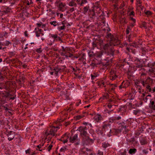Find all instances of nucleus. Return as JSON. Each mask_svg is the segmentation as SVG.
<instances>
[{"label":"nucleus","mask_w":155,"mask_h":155,"mask_svg":"<svg viewBox=\"0 0 155 155\" xmlns=\"http://www.w3.org/2000/svg\"><path fill=\"white\" fill-rule=\"evenodd\" d=\"M16 53L15 51H10L8 52V54L10 57L12 58L14 56L15 54Z\"/></svg>","instance_id":"c03bdc74"},{"label":"nucleus","mask_w":155,"mask_h":155,"mask_svg":"<svg viewBox=\"0 0 155 155\" xmlns=\"http://www.w3.org/2000/svg\"><path fill=\"white\" fill-rule=\"evenodd\" d=\"M141 70H142V72H139V74H140L141 78H142L143 76H146V74L145 73V71H146L145 69H142Z\"/></svg>","instance_id":"ea45409f"},{"label":"nucleus","mask_w":155,"mask_h":155,"mask_svg":"<svg viewBox=\"0 0 155 155\" xmlns=\"http://www.w3.org/2000/svg\"><path fill=\"white\" fill-rule=\"evenodd\" d=\"M142 82L143 86L145 87V91L147 92L151 93L152 90L151 87L154 83L153 79L148 76L145 80H143Z\"/></svg>","instance_id":"39448f33"},{"label":"nucleus","mask_w":155,"mask_h":155,"mask_svg":"<svg viewBox=\"0 0 155 155\" xmlns=\"http://www.w3.org/2000/svg\"><path fill=\"white\" fill-rule=\"evenodd\" d=\"M51 37L53 38L54 39L53 42H54L55 41H57V37L58 35L56 34H51Z\"/></svg>","instance_id":"49530a36"},{"label":"nucleus","mask_w":155,"mask_h":155,"mask_svg":"<svg viewBox=\"0 0 155 155\" xmlns=\"http://www.w3.org/2000/svg\"><path fill=\"white\" fill-rule=\"evenodd\" d=\"M111 132L110 124L108 123L105 122L103 123L101 130L98 128L96 130V132L97 134L102 136H104L106 134H107L108 133H110Z\"/></svg>","instance_id":"7ed1b4c3"},{"label":"nucleus","mask_w":155,"mask_h":155,"mask_svg":"<svg viewBox=\"0 0 155 155\" xmlns=\"http://www.w3.org/2000/svg\"><path fill=\"white\" fill-rule=\"evenodd\" d=\"M35 32L36 36L37 37H39L41 35L42 36L44 35L43 33V31L41 29H39L38 28H36L35 29Z\"/></svg>","instance_id":"dca6fc26"},{"label":"nucleus","mask_w":155,"mask_h":155,"mask_svg":"<svg viewBox=\"0 0 155 155\" xmlns=\"http://www.w3.org/2000/svg\"><path fill=\"white\" fill-rule=\"evenodd\" d=\"M94 119L96 122L98 123L103 120V118L100 114H97L94 117Z\"/></svg>","instance_id":"6ab92c4d"},{"label":"nucleus","mask_w":155,"mask_h":155,"mask_svg":"<svg viewBox=\"0 0 155 155\" xmlns=\"http://www.w3.org/2000/svg\"><path fill=\"white\" fill-rule=\"evenodd\" d=\"M110 34H107V39L109 41L107 43L104 45L103 48L105 51L110 56H113L115 50L114 46H117L120 44V41L118 38H116Z\"/></svg>","instance_id":"f257e3e1"},{"label":"nucleus","mask_w":155,"mask_h":155,"mask_svg":"<svg viewBox=\"0 0 155 155\" xmlns=\"http://www.w3.org/2000/svg\"><path fill=\"white\" fill-rule=\"evenodd\" d=\"M89 15L91 18H93L94 17L95 15V13L94 12L93 10H92L91 11L90 14H89Z\"/></svg>","instance_id":"603ef678"},{"label":"nucleus","mask_w":155,"mask_h":155,"mask_svg":"<svg viewBox=\"0 0 155 155\" xmlns=\"http://www.w3.org/2000/svg\"><path fill=\"white\" fill-rule=\"evenodd\" d=\"M86 148L83 147L81 148L79 150V153L80 154H84L86 153Z\"/></svg>","instance_id":"e433bc0d"},{"label":"nucleus","mask_w":155,"mask_h":155,"mask_svg":"<svg viewBox=\"0 0 155 155\" xmlns=\"http://www.w3.org/2000/svg\"><path fill=\"white\" fill-rule=\"evenodd\" d=\"M61 23V24L63 25H66L67 26H68V25H67L68 21L66 20H64V21H62Z\"/></svg>","instance_id":"5fc2aeb1"},{"label":"nucleus","mask_w":155,"mask_h":155,"mask_svg":"<svg viewBox=\"0 0 155 155\" xmlns=\"http://www.w3.org/2000/svg\"><path fill=\"white\" fill-rule=\"evenodd\" d=\"M89 8V5H87L86 6L84 7L83 9V13L86 14L87 12L88 11Z\"/></svg>","instance_id":"72a5a7b5"},{"label":"nucleus","mask_w":155,"mask_h":155,"mask_svg":"<svg viewBox=\"0 0 155 155\" xmlns=\"http://www.w3.org/2000/svg\"><path fill=\"white\" fill-rule=\"evenodd\" d=\"M86 61V59L85 58H83L81 56V58L79 59L78 60L81 61H84V60Z\"/></svg>","instance_id":"69168bd1"},{"label":"nucleus","mask_w":155,"mask_h":155,"mask_svg":"<svg viewBox=\"0 0 155 155\" xmlns=\"http://www.w3.org/2000/svg\"><path fill=\"white\" fill-rule=\"evenodd\" d=\"M69 140L70 143H75V145H78L80 143V140L78 139V135L77 134H76L74 136L70 137Z\"/></svg>","instance_id":"1a4fd4ad"},{"label":"nucleus","mask_w":155,"mask_h":155,"mask_svg":"<svg viewBox=\"0 0 155 155\" xmlns=\"http://www.w3.org/2000/svg\"><path fill=\"white\" fill-rule=\"evenodd\" d=\"M110 146V144L108 143L104 142L103 143H102V147L104 148H106L107 147Z\"/></svg>","instance_id":"a19ab883"},{"label":"nucleus","mask_w":155,"mask_h":155,"mask_svg":"<svg viewBox=\"0 0 155 155\" xmlns=\"http://www.w3.org/2000/svg\"><path fill=\"white\" fill-rule=\"evenodd\" d=\"M131 30V28H130L129 27H127V28L126 30V35H128L130 33V31Z\"/></svg>","instance_id":"4d7b16f0"},{"label":"nucleus","mask_w":155,"mask_h":155,"mask_svg":"<svg viewBox=\"0 0 155 155\" xmlns=\"http://www.w3.org/2000/svg\"><path fill=\"white\" fill-rule=\"evenodd\" d=\"M140 111L139 110H134L133 111V113L135 115H137L140 112Z\"/></svg>","instance_id":"680f3d73"},{"label":"nucleus","mask_w":155,"mask_h":155,"mask_svg":"<svg viewBox=\"0 0 155 155\" xmlns=\"http://www.w3.org/2000/svg\"><path fill=\"white\" fill-rule=\"evenodd\" d=\"M53 143V142H51V143ZM53 147V145L51 144L48 147V151L49 152L51 150V149L52 147Z\"/></svg>","instance_id":"0e129e2a"},{"label":"nucleus","mask_w":155,"mask_h":155,"mask_svg":"<svg viewBox=\"0 0 155 155\" xmlns=\"http://www.w3.org/2000/svg\"><path fill=\"white\" fill-rule=\"evenodd\" d=\"M87 155H93V151L91 149L86 148V152Z\"/></svg>","instance_id":"2f4dec72"},{"label":"nucleus","mask_w":155,"mask_h":155,"mask_svg":"<svg viewBox=\"0 0 155 155\" xmlns=\"http://www.w3.org/2000/svg\"><path fill=\"white\" fill-rule=\"evenodd\" d=\"M145 13L148 16L151 15L152 14V12L150 11H149L145 12Z\"/></svg>","instance_id":"e2e57ef3"},{"label":"nucleus","mask_w":155,"mask_h":155,"mask_svg":"<svg viewBox=\"0 0 155 155\" xmlns=\"http://www.w3.org/2000/svg\"><path fill=\"white\" fill-rule=\"evenodd\" d=\"M70 50V48L67 50L66 51V52H65L64 54L67 58L68 57L71 58L73 56V54H71L70 52H68Z\"/></svg>","instance_id":"5701e85b"},{"label":"nucleus","mask_w":155,"mask_h":155,"mask_svg":"<svg viewBox=\"0 0 155 155\" xmlns=\"http://www.w3.org/2000/svg\"><path fill=\"white\" fill-rule=\"evenodd\" d=\"M1 96L2 98L0 97V104L2 105L6 102L7 101H10V100H13L15 98L16 96L12 94L7 91L2 92L0 93Z\"/></svg>","instance_id":"20e7f679"},{"label":"nucleus","mask_w":155,"mask_h":155,"mask_svg":"<svg viewBox=\"0 0 155 155\" xmlns=\"http://www.w3.org/2000/svg\"><path fill=\"white\" fill-rule=\"evenodd\" d=\"M88 54L90 58H94L95 53H94L93 51H90L88 52Z\"/></svg>","instance_id":"4c0bfd02"},{"label":"nucleus","mask_w":155,"mask_h":155,"mask_svg":"<svg viewBox=\"0 0 155 155\" xmlns=\"http://www.w3.org/2000/svg\"><path fill=\"white\" fill-rule=\"evenodd\" d=\"M128 46H130V47H133L135 48H137L138 47V44L137 43L134 42L131 43H130Z\"/></svg>","instance_id":"79ce46f5"},{"label":"nucleus","mask_w":155,"mask_h":155,"mask_svg":"<svg viewBox=\"0 0 155 155\" xmlns=\"http://www.w3.org/2000/svg\"><path fill=\"white\" fill-rule=\"evenodd\" d=\"M111 85L114 86H112V87H110L108 91V92H110L111 91L113 92L114 91V89H115V87H117V85L116 84H111Z\"/></svg>","instance_id":"473e14b6"},{"label":"nucleus","mask_w":155,"mask_h":155,"mask_svg":"<svg viewBox=\"0 0 155 155\" xmlns=\"http://www.w3.org/2000/svg\"><path fill=\"white\" fill-rule=\"evenodd\" d=\"M11 10L10 8L8 7L5 6L3 8V11L2 12L7 13L10 12V11Z\"/></svg>","instance_id":"cd10ccee"},{"label":"nucleus","mask_w":155,"mask_h":155,"mask_svg":"<svg viewBox=\"0 0 155 155\" xmlns=\"http://www.w3.org/2000/svg\"><path fill=\"white\" fill-rule=\"evenodd\" d=\"M110 79L111 80L115 79L118 76V73L115 69H111L110 72Z\"/></svg>","instance_id":"9b49d317"},{"label":"nucleus","mask_w":155,"mask_h":155,"mask_svg":"<svg viewBox=\"0 0 155 155\" xmlns=\"http://www.w3.org/2000/svg\"><path fill=\"white\" fill-rule=\"evenodd\" d=\"M109 98V94L108 93L105 94L103 95L102 97H101L99 99V101L100 102H103V100H107Z\"/></svg>","instance_id":"4be33fe9"},{"label":"nucleus","mask_w":155,"mask_h":155,"mask_svg":"<svg viewBox=\"0 0 155 155\" xmlns=\"http://www.w3.org/2000/svg\"><path fill=\"white\" fill-rule=\"evenodd\" d=\"M98 85L100 86L105 87L106 86L105 85V83L103 81H100L98 82Z\"/></svg>","instance_id":"de8ad7c7"},{"label":"nucleus","mask_w":155,"mask_h":155,"mask_svg":"<svg viewBox=\"0 0 155 155\" xmlns=\"http://www.w3.org/2000/svg\"><path fill=\"white\" fill-rule=\"evenodd\" d=\"M149 74L150 76L153 77H154L155 76V71L152 69L149 70Z\"/></svg>","instance_id":"c756f323"},{"label":"nucleus","mask_w":155,"mask_h":155,"mask_svg":"<svg viewBox=\"0 0 155 155\" xmlns=\"http://www.w3.org/2000/svg\"><path fill=\"white\" fill-rule=\"evenodd\" d=\"M149 107L153 110H155V97L150 100Z\"/></svg>","instance_id":"a211bd4d"},{"label":"nucleus","mask_w":155,"mask_h":155,"mask_svg":"<svg viewBox=\"0 0 155 155\" xmlns=\"http://www.w3.org/2000/svg\"><path fill=\"white\" fill-rule=\"evenodd\" d=\"M87 127H86L80 126L78 128L77 130L80 132V135L83 139L92 141L93 140L89 138L87 131Z\"/></svg>","instance_id":"423d86ee"},{"label":"nucleus","mask_w":155,"mask_h":155,"mask_svg":"<svg viewBox=\"0 0 155 155\" xmlns=\"http://www.w3.org/2000/svg\"><path fill=\"white\" fill-rule=\"evenodd\" d=\"M87 63L90 64L89 67L91 66L92 68L94 69L95 67H97L98 65H100L101 61L100 60H97L94 58V59L91 61H88Z\"/></svg>","instance_id":"6e6552de"},{"label":"nucleus","mask_w":155,"mask_h":155,"mask_svg":"<svg viewBox=\"0 0 155 155\" xmlns=\"http://www.w3.org/2000/svg\"><path fill=\"white\" fill-rule=\"evenodd\" d=\"M135 64L136 65L135 66L137 68H140L143 66L142 63L139 59H137L135 62Z\"/></svg>","instance_id":"412c9836"},{"label":"nucleus","mask_w":155,"mask_h":155,"mask_svg":"<svg viewBox=\"0 0 155 155\" xmlns=\"http://www.w3.org/2000/svg\"><path fill=\"white\" fill-rule=\"evenodd\" d=\"M147 66L148 67L151 68L150 69H152L153 70H155V62L148 63Z\"/></svg>","instance_id":"393cba45"},{"label":"nucleus","mask_w":155,"mask_h":155,"mask_svg":"<svg viewBox=\"0 0 155 155\" xmlns=\"http://www.w3.org/2000/svg\"><path fill=\"white\" fill-rule=\"evenodd\" d=\"M69 67L71 69H72L73 70V71L72 72H74V74L76 76H77V74L75 73L77 72H79L80 70V69L77 67H76V68H74L71 66H69Z\"/></svg>","instance_id":"b1692460"},{"label":"nucleus","mask_w":155,"mask_h":155,"mask_svg":"<svg viewBox=\"0 0 155 155\" xmlns=\"http://www.w3.org/2000/svg\"><path fill=\"white\" fill-rule=\"evenodd\" d=\"M107 31L106 32V36H105V37L106 38H107V34H110L111 35H113L114 36H115L114 37H116V38H118V36H117V35L115 34H112L111 33L109 32L110 31H111L110 29L109 28H107Z\"/></svg>","instance_id":"c85d7f7f"},{"label":"nucleus","mask_w":155,"mask_h":155,"mask_svg":"<svg viewBox=\"0 0 155 155\" xmlns=\"http://www.w3.org/2000/svg\"><path fill=\"white\" fill-rule=\"evenodd\" d=\"M141 132L139 130L136 131L135 133V137H137L138 136L140 135Z\"/></svg>","instance_id":"6e6d98bb"},{"label":"nucleus","mask_w":155,"mask_h":155,"mask_svg":"<svg viewBox=\"0 0 155 155\" xmlns=\"http://www.w3.org/2000/svg\"><path fill=\"white\" fill-rule=\"evenodd\" d=\"M92 44L94 48L95 47H97V48H101L104 45L103 40L101 39L98 38L93 42Z\"/></svg>","instance_id":"0eeeda50"},{"label":"nucleus","mask_w":155,"mask_h":155,"mask_svg":"<svg viewBox=\"0 0 155 155\" xmlns=\"http://www.w3.org/2000/svg\"><path fill=\"white\" fill-rule=\"evenodd\" d=\"M1 107H3L5 109V110L6 111V112L8 110H12L11 109H10L8 108V107H9V106L8 104H6L5 105H2L0 107V109H2Z\"/></svg>","instance_id":"58836bf2"},{"label":"nucleus","mask_w":155,"mask_h":155,"mask_svg":"<svg viewBox=\"0 0 155 155\" xmlns=\"http://www.w3.org/2000/svg\"><path fill=\"white\" fill-rule=\"evenodd\" d=\"M61 70V68H59L58 67H56L54 68L52 70L53 71H58V72L59 71H60Z\"/></svg>","instance_id":"052dcab7"},{"label":"nucleus","mask_w":155,"mask_h":155,"mask_svg":"<svg viewBox=\"0 0 155 155\" xmlns=\"http://www.w3.org/2000/svg\"><path fill=\"white\" fill-rule=\"evenodd\" d=\"M141 53H142L143 55H145L146 54V50L145 48H143L141 49Z\"/></svg>","instance_id":"864d4df0"},{"label":"nucleus","mask_w":155,"mask_h":155,"mask_svg":"<svg viewBox=\"0 0 155 155\" xmlns=\"http://www.w3.org/2000/svg\"><path fill=\"white\" fill-rule=\"evenodd\" d=\"M68 5L70 6H74L76 7L77 6L76 3L73 0H71V1L69 3Z\"/></svg>","instance_id":"f704fd0d"},{"label":"nucleus","mask_w":155,"mask_h":155,"mask_svg":"<svg viewBox=\"0 0 155 155\" xmlns=\"http://www.w3.org/2000/svg\"><path fill=\"white\" fill-rule=\"evenodd\" d=\"M137 149L135 148L130 149L129 150V153L130 154H133L137 152Z\"/></svg>","instance_id":"37998d69"},{"label":"nucleus","mask_w":155,"mask_h":155,"mask_svg":"<svg viewBox=\"0 0 155 155\" xmlns=\"http://www.w3.org/2000/svg\"><path fill=\"white\" fill-rule=\"evenodd\" d=\"M91 79L92 80V82H93V80L96 79L97 76L96 74L95 73L93 74H91Z\"/></svg>","instance_id":"a18cd8bd"},{"label":"nucleus","mask_w":155,"mask_h":155,"mask_svg":"<svg viewBox=\"0 0 155 155\" xmlns=\"http://www.w3.org/2000/svg\"><path fill=\"white\" fill-rule=\"evenodd\" d=\"M5 133L6 135L8 138V139L9 141L12 140L14 138L15 136V133L12 131L7 130Z\"/></svg>","instance_id":"f8f14e48"},{"label":"nucleus","mask_w":155,"mask_h":155,"mask_svg":"<svg viewBox=\"0 0 155 155\" xmlns=\"http://www.w3.org/2000/svg\"><path fill=\"white\" fill-rule=\"evenodd\" d=\"M97 154L99 155H103L104 153L102 151H101L99 150L97 151Z\"/></svg>","instance_id":"774afa93"},{"label":"nucleus","mask_w":155,"mask_h":155,"mask_svg":"<svg viewBox=\"0 0 155 155\" xmlns=\"http://www.w3.org/2000/svg\"><path fill=\"white\" fill-rule=\"evenodd\" d=\"M84 115H79L76 116L75 117V119L77 120H79L83 117H84Z\"/></svg>","instance_id":"3c124183"},{"label":"nucleus","mask_w":155,"mask_h":155,"mask_svg":"<svg viewBox=\"0 0 155 155\" xmlns=\"http://www.w3.org/2000/svg\"><path fill=\"white\" fill-rule=\"evenodd\" d=\"M69 134L65 133L63 135L59 140L63 142L64 143H67L68 141V139L69 137Z\"/></svg>","instance_id":"4468645a"},{"label":"nucleus","mask_w":155,"mask_h":155,"mask_svg":"<svg viewBox=\"0 0 155 155\" xmlns=\"http://www.w3.org/2000/svg\"><path fill=\"white\" fill-rule=\"evenodd\" d=\"M50 23L51 25H53L54 27H55L57 25L58 26V24H59V23H57L55 21H51L50 22Z\"/></svg>","instance_id":"09e8293b"},{"label":"nucleus","mask_w":155,"mask_h":155,"mask_svg":"<svg viewBox=\"0 0 155 155\" xmlns=\"http://www.w3.org/2000/svg\"><path fill=\"white\" fill-rule=\"evenodd\" d=\"M11 44V42H10L9 41H5V42L4 43H3V46H8L10 44Z\"/></svg>","instance_id":"13d9d810"},{"label":"nucleus","mask_w":155,"mask_h":155,"mask_svg":"<svg viewBox=\"0 0 155 155\" xmlns=\"http://www.w3.org/2000/svg\"><path fill=\"white\" fill-rule=\"evenodd\" d=\"M15 83L12 82L7 81L5 83L4 85V87L5 89L7 90H8L7 92H10L12 91V90L11 89L13 88V84Z\"/></svg>","instance_id":"9d476101"},{"label":"nucleus","mask_w":155,"mask_h":155,"mask_svg":"<svg viewBox=\"0 0 155 155\" xmlns=\"http://www.w3.org/2000/svg\"><path fill=\"white\" fill-rule=\"evenodd\" d=\"M61 25V22L58 24V26L57 28V29L59 31H61V30H64L66 28V26L64 25H63L62 26H60Z\"/></svg>","instance_id":"bb28decb"},{"label":"nucleus","mask_w":155,"mask_h":155,"mask_svg":"<svg viewBox=\"0 0 155 155\" xmlns=\"http://www.w3.org/2000/svg\"><path fill=\"white\" fill-rule=\"evenodd\" d=\"M87 2V0H81L80 3V5L81 6H83V4Z\"/></svg>","instance_id":"bf43d9fd"},{"label":"nucleus","mask_w":155,"mask_h":155,"mask_svg":"<svg viewBox=\"0 0 155 155\" xmlns=\"http://www.w3.org/2000/svg\"><path fill=\"white\" fill-rule=\"evenodd\" d=\"M100 67L103 70H105L107 68V67L109 65L108 62H106L104 63L101 62L100 64Z\"/></svg>","instance_id":"aec40b11"},{"label":"nucleus","mask_w":155,"mask_h":155,"mask_svg":"<svg viewBox=\"0 0 155 155\" xmlns=\"http://www.w3.org/2000/svg\"><path fill=\"white\" fill-rule=\"evenodd\" d=\"M126 49L129 52H132L134 54L136 53V51L135 49H133L127 47Z\"/></svg>","instance_id":"c9c22d12"},{"label":"nucleus","mask_w":155,"mask_h":155,"mask_svg":"<svg viewBox=\"0 0 155 155\" xmlns=\"http://www.w3.org/2000/svg\"><path fill=\"white\" fill-rule=\"evenodd\" d=\"M122 117L120 116H114L110 118L109 119V122L112 123H114L115 124H118L119 125V128L121 130L124 129L125 130L124 132L125 134L129 131L128 129H126L127 124L124 121H122L120 123H119V121L120 120Z\"/></svg>","instance_id":"f03ea898"},{"label":"nucleus","mask_w":155,"mask_h":155,"mask_svg":"<svg viewBox=\"0 0 155 155\" xmlns=\"http://www.w3.org/2000/svg\"><path fill=\"white\" fill-rule=\"evenodd\" d=\"M127 82L125 83L124 81H123L121 84L119 86V88L121 89L122 88H126L127 86Z\"/></svg>","instance_id":"a878e982"},{"label":"nucleus","mask_w":155,"mask_h":155,"mask_svg":"<svg viewBox=\"0 0 155 155\" xmlns=\"http://www.w3.org/2000/svg\"><path fill=\"white\" fill-rule=\"evenodd\" d=\"M65 4L64 3L61 2L59 5V8L61 10L65 6Z\"/></svg>","instance_id":"8fccbe9b"},{"label":"nucleus","mask_w":155,"mask_h":155,"mask_svg":"<svg viewBox=\"0 0 155 155\" xmlns=\"http://www.w3.org/2000/svg\"><path fill=\"white\" fill-rule=\"evenodd\" d=\"M143 80L142 79L137 80L135 81L134 85H135V86L137 85H140V84L141 83L143 85Z\"/></svg>","instance_id":"7c9ffc66"},{"label":"nucleus","mask_w":155,"mask_h":155,"mask_svg":"<svg viewBox=\"0 0 155 155\" xmlns=\"http://www.w3.org/2000/svg\"><path fill=\"white\" fill-rule=\"evenodd\" d=\"M59 129V127L58 126H52L50 129L49 132L51 135L53 136H55V133L57 131L58 129Z\"/></svg>","instance_id":"2eb2a0df"},{"label":"nucleus","mask_w":155,"mask_h":155,"mask_svg":"<svg viewBox=\"0 0 155 155\" xmlns=\"http://www.w3.org/2000/svg\"><path fill=\"white\" fill-rule=\"evenodd\" d=\"M66 150V148L65 147H64L61 148L60 149V152H63H63H64Z\"/></svg>","instance_id":"338daca9"},{"label":"nucleus","mask_w":155,"mask_h":155,"mask_svg":"<svg viewBox=\"0 0 155 155\" xmlns=\"http://www.w3.org/2000/svg\"><path fill=\"white\" fill-rule=\"evenodd\" d=\"M139 141L141 145H146L148 143L147 137L143 135H141L140 137Z\"/></svg>","instance_id":"ddd939ff"},{"label":"nucleus","mask_w":155,"mask_h":155,"mask_svg":"<svg viewBox=\"0 0 155 155\" xmlns=\"http://www.w3.org/2000/svg\"><path fill=\"white\" fill-rule=\"evenodd\" d=\"M103 54V53L101 51L97 52L95 53L94 58L97 60H100L101 62V57Z\"/></svg>","instance_id":"f3484780"}]
</instances>
